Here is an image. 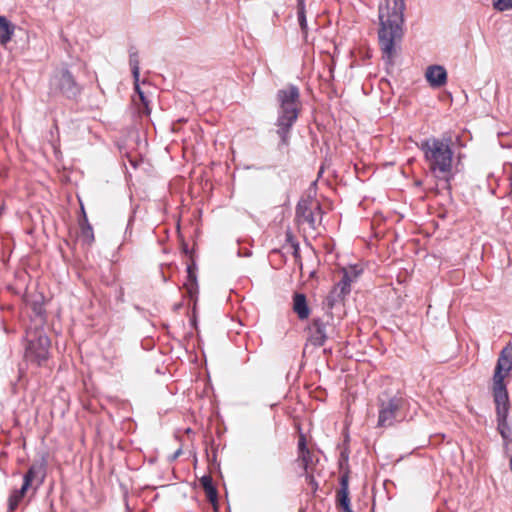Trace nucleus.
<instances>
[{
    "label": "nucleus",
    "mask_w": 512,
    "mask_h": 512,
    "mask_svg": "<svg viewBox=\"0 0 512 512\" xmlns=\"http://www.w3.org/2000/svg\"><path fill=\"white\" fill-rule=\"evenodd\" d=\"M404 0H384L379 5L378 39L383 59L391 63L395 54V46L403 37Z\"/></svg>",
    "instance_id": "f257e3e1"
},
{
    "label": "nucleus",
    "mask_w": 512,
    "mask_h": 512,
    "mask_svg": "<svg viewBox=\"0 0 512 512\" xmlns=\"http://www.w3.org/2000/svg\"><path fill=\"white\" fill-rule=\"evenodd\" d=\"M300 92L298 87L289 85L277 93L279 102V116L277 119V133L281 139V145H289V132L298 118L300 110Z\"/></svg>",
    "instance_id": "f03ea898"
},
{
    "label": "nucleus",
    "mask_w": 512,
    "mask_h": 512,
    "mask_svg": "<svg viewBox=\"0 0 512 512\" xmlns=\"http://www.w3.org/2000/svg\"><path fill=\"white\" fill-rule=\"evenodd\" d=\"M419 148L424 153L425 161L433 173L446 174L451 171L453 159L451 139L427 138L421 142Z\"/></svg>",
    "instance_id": "7ed1b4c3"
},
{
    "label": "nucleus",
    "mask_w": 512,
    "mask_h": 512,
    "mask_svg": "<svg viewBox=\"0 0 512 512\" xmlns=\"http://www.w3.org/2000/svg\"><path fill=\"white\" fill-rule=\"evenodd\" d=\"M50 339L42 329L26 330L24 357L26 361L43 366L49 358Z\"/></svg>",
    "instance_id": "20e7f679"
},
{
    "label": "nucleus",
    "mask_w": 512,
    "mask_h": 512,
    "mask_svg": "<svg viewBox=\"0 0 512 512\" xmlns=\"http://www.w3.org/2000/svg\"><path fill=\"white\" fill-rule=\"evenodd\" d=\"M404 405V399L399 396H390L382 393L377 398L378 421L377 427H391L397 421V417Z\"/></svg>",
    "instance_id": "39448f33"
},
{
    "label": "nucleus",
    "mask_w": 512,
    "mask_h": 512,
    "mask_svg": "<svg viewBox=\"0 0 512 512\" xmlns=\"http://www.w3.org/2000/svg\"><path fill=\"white\" fill-rule=\"evenodd\" d=\"M322 209L318 200L307 197L301 199L296 207V221L304 229L317 230L322 222Z\"/></svg>",
    "instance_id": "423d86ee"
},
{
    "label": "nucleus",
    "mask_w": 512,
    "mask_h": 512,
    "mask_svg": "<svg viewBox=\"0 0 512 512\" xmlns=\"http://www.w3.org/2000/svg\"><path fill=\"white\" fill-rule=\"evenodd\" d=\"M512 370V345L505 346L497 359L492 377L493 395H508L505 379Z\"/></svg>",
    "instance_id": "0eeeda50"
},
{
    "label": "nucleus",
    "mask_w": 512,
    "mask_h": 512,
    "mask_svg": "<svg viewBox=\"0 0 512 512\" xmlns=\"http://www.w3.org/2000/svg\"><path fill=\"white\" fill-rule=\"evenodd\" d=\"M51 89L68 99H75L81 93V86L67 69L57 71L51 78Z\"/></svg>",
    "instance_id": "6e6552de"
},
{
    "label": "nucleus",
    "mask_w": 512,
    "mask_h": 512,
    "mask_svg": "<svg viewBox=\"0 0 512 512\" xmlns=\"http://www.w3.org/2000/svg\"><path fill=\"white\" fill-rule=\"evenodd\" d=\"M493 398L496 410L497 430L504 440H509L512 436L511 428L507 422L510 409L509 396L493 395Z\"/></svg>",
    "instance_id": "1a4fd4ad"
},
{
    "label": "nucleus",
    "mask_w": 512,
    "mask_h": 512,
    "mask_svg": "<svg viewBox=\"0 0 512 512\" xmlns=\"http://www.w3.org/2000/svg\"><path fill=\"white\" fill-rule=\"evenodd\" d=\"M330 320H333L332 314L327 315V320L314 318L307 328L308 341L315 347H321L328 338V327Z\"/></svg>",
    "instance_id": "9d476101"
},
{
    "label": "nucleus",
    "mask_w": 512,
    "mask_h": 512,
    "mask_svg": "<svg viewBox=\"0 0 512 512\" xmlns=\"http://www.w3.org/2000/svg\"><path fill=\"white\" fill-rule=\"evenodd\" d=\"M296 461L302 467L304 473H311V471H315L316 464L319 461L315 453L308 448L307 439L303 433H300L298 437Z\"/></svg>",
    "instance_id": "9b49d317"
},
{
    "label": "nucleus",
    "mask_w": 512,
    "mask_h": 512,
    "mask_svg": "<svg viewBox=\"0 0 512 512\" xmlns=\"http://www.w3.org/2000/svg\"><path fill=\"white\" fill-rule=\"evenodd\" d=\"M46 461L43 459L40 462H34L28 468L23 476V486L28 489L37 490L41 486L46 478Z\"/></svg>",
    "instance_id": "f8f14e48"
},
{
    "label": "nucleus",
    "mask_w": 512,
    "mask_h": 512,
    "mask_svg": "<svg viewBox=\"0 0 512 512\" xmlns=\"http://www.w3.org/2000/svg\"><path fill=\"white\" fill-rule=\"evenodd\" d=\"M340 487L336 490V508L340 512H353L349 496V475L347 473L340 477Z\"/></svg>",
    "instance_id": "ddd939ff"
},
{
    "label": "nucleus",
    "mask_w": 512,
    "mask_h": 512,
    "mask_svg": "<svg viewBox=\"0 0 512 512\" xmlns=\"http://www.w3.org/2000/svg\"><path fill=\"white\" fill-rule=\"evenodd\" d=\"M426 80L434 88L442 87L447 82V72L443 66H429L425 73Z\"/></svg>",
    "instance_id": "4468645a"
},
{
    "label": "nucleus",
    "mask_w": 512,
    "mask_h": 512,
    "mask_svg": "<svg viewBox=\"0 0 512 512\" xmlns=\"http://www.w3.org/2000/svg\"><path fill=\"white\" fill-rule=\"evenodd\" d=\"M358 272L353 269V276L347 270L343 271L342 279L334 286L332 293H338L339 298H344L351 291V283L357 278Z\"/></svg>",
    "instance_id": "2eb2a0df"
},
{
    "label": "nucleus",
    "mask_w": 512,
    "mask_h": 512,
    "mask_svg": "<svg viewBox=\"0 0 512 512\" xmlns=\"http://www.w3.org/2000/svg\"><path fill=\"white\" fill-rule=\"evenodd\" d=\"M293 311L299 320H306L310 316V308L307 303V298L302 293H294L293 295Z\"/></svg>",
    "instance_id": "dca6fc26"
},
{
    "label": "nucleus",
    "mask_w": 512,
    "mask_h": 512,
    "mask_svg": "<svg viewBox=\"0 0 512 512\" xmlns=\"http://www.w3.org/2000/svg\"><path fill=\"white\" fill-rule=\"evenodd\" d=\"M81 210H82V218L79 220L80 238L85 244L91 245L95 239L93 228H92L91 224L88 222V218H87V215L85 213L83 206L81 207Z\"/></svg>",
    "instance_id": "f3484780"
},
{
    "label": "nucleus",
    "mask_w": 512,
    "mask_h": 512,
    "mask_svg": "<svg viewBox=\"0 0 512 512\" xmlns=\"http://www.w3.org/2000/svg\"><path fill=\"white\" fill-rule=\"evenodd\" d=\"M200 485L203 488L207 500L216 506L218 503V492L216 487L213 485V479L210 475H204L200 479Z\"/></svg>",
    "instance_id": "a211bd4d"
},
{
    "label": "nucleus",
    "mask_w": 512,
    "mask_h": 512,
    "mask_svg": "<svg viewBox=\"0 0 512 512\" xmlns=\"http://www.w3.org/2000/svg\"><path fill=\"white\" fill-rule=\"evenodd\" d=\"M14 32L15 25L0 15V44L6 46L12 40Z\"/></svg>",
    "instance_id": "6ab92c4d"
},
{
    "label": "nucleus",
    "mask_w": 512,
    "mask_h": 512,
    "mask_svg": "<svg viewBox=\"0 0 512 512\" xmlns=\"http://www.w3.org/2000/svg\"><path fill=\"white\" fill-rule=\"evenodd\" d=\"M29 489L25 486H21L19 489H13L8 498V511L14 512L21 501L24 499Z\"/></svg>",
    "instance_id": "aec40b11"
},
{
    "label": "nucleus",
    "mask_w": 512,
    "mask_h": 512,
    "mask_svg": "<svg viewBox=\"0 0 512 512\" xmlns=\"http://www.w3.org/2000/svg\"><path fill=\"white\" fill-rule=\"evenodd\" d=\"M130 65L132 67V74H133V78L135 81V89L138 92L141 101L145 104V97H144L142 91L140 90V87L138 84L140 72H139V61H138L136 55L130 56Z\"/></svg>",
    "instance_id": "412c9836"
},
{
    "label": "nucleus",
    "mask_w": 512,
    "mask_h": 512,
    "mask_svg": "<svg viewBox=\"0 0 512 512\" xmlns=\"http://www.w3.org/2000/svg\"><path fill=\"white\" fill-rule=\"evenodd\" d=\"M183 288L185 289L186 294L188 295V297L191 300L196 301V296H197V293H198L197 280H186V282L183 285Z\"/></svg>",
    "instance_id": "4be33fe9"
},
{
    "label": "nucleus",
    "mask_w": 512,
    "mask_h": 512,
    "mask_svg": "<svg viewBox=\"0 0 512 512\" xmlns=\"http://www.w3.org/2000/svg\"><path fill=\"white\" fill-rule=\"evenodd\" d=\"M494 9L505 11L512 9V0H492Z\"/></svg>",
    "instance_id": "5701e85b"
},
{
    "label": "nucleus",
    "mask_w": 512,
    "mask_h": 512,
    "mask_svg": "<svg viewBox=\"0 0 512 512\" xmlns=\"http://www.w3.org/2000/svg\"><path fill=\"white\" fill-rule=\"evenodd\" d=\"M314 472L315 471H311V473H304L306 483L309 486L312 493H315L318 489V483L315 480Z\"/></svg>",
    "instance_id": "b1692460"
},
{
    "label": "nucleus",
    "mask_w": 512,
    "mask_h": 512,
    "mask_svg": "<svg viewBox=\"0 0 512 512\" xmlns=\"http://www.w3.org/2000/svg\"><path fill=\"white\" fill-rule=\"evenodd\" d=\"M297 9H298V21H299L300 27L303 31H306L307 21H306V15H305V5L297 6Z\"/></svg>",
    "instance_id": "393cba45"
},
{
    "label": "nucleus",
    "mask_w": 512,
    "mask_h": 512,
    "mask_svg": "<svg viewBox=\"0 0 512 512\" xmlns=\"http://www.w3.org/2000/svg\"><path fill=\"white\" fill-rule=\"evenodd\" d=\"M287 240L291 243V247L293 249V256L297 259L300 258V249L297 242L293 240V235L291 232H287Z\"/></svg>",
    "instance_id": "a878e982"
},
{
    "label": "nucleus",
    "mask_w": 512,
    "mask_h": 512,
    "mask_svg": "<svg viewBox=\"0 0 512 512\" xmlns=\"http://www.w3.org/2000/svg\"><path fill=\"white\" fill-rule=\"evenodd\" d=\"M187 280H197L194 264L187 267Z\"/></svg>",
    "instance_id": "bb28decb"
},
{
    "label": "nucleus",
    "mask_w": 512,
    "mask_h": 512,
    "mask_svg": "<svg viewBox=\"0 0 512 512\" xmlns=\"http://www.w3.org/2000/svg\"><path fill=\"white\" fill-rule=\"evenodd\" d=\"M118 358L119 356L114 352V354L111 357H105V360L109 362L110 368H113L115 365L118 364Z\"/></svg>",
    "instance_id": "cd10ccee"
},
{
    "label": "nucleus",
    "mask_w": 512,
    "mask_h": 512,
    "mask_svg": "<svg viewBox=\"0 0 512 512\" xmlns=\"http://www.w3.org/2000/svg\"><path fill=\"white\" fill-rule=\"evenodd\" d=\"M338 297V293H332V291L330 292V294L327 296L326 298V303H327V306L329 308H332V306L334 305V302L336 300V297Z\"/></svg>",
    "instance_id": "c85d7f7f"
},
{
    "label": "nucleus",
    "mask_w": 512,
    "mask_h": 512,
    "mask_svg": "<svg viewBox=\"0 0 512 512\" xmlns=\"http://www.w3.org/2000/svg\"><path fill=\"white\" fill-rule=\"evenodd\" d=\"M305 5V0H297V6Z\"/></svg>",
    "instance_id": "c756f323"
},
{
    "label": "nucleus",
    "mask_w": 512,
    "mask_h": 512,
    "mask_svg": "<svg viewBox=\"0 0 512 512\" xmlns=\"http://www.w3.org/2000/svg\"><path fill=\"white\" fill-rule=\"evenodd\" d=\"M510 470L512 471V458L509 461Z\"/></svg>",
    "instance_id": "7c9ffc66"
}]
</instances>
